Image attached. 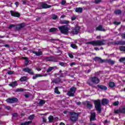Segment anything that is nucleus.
Returning a JSON list of instances; mask_svg holds the SVG:
<instances>
[{
	"instance_id": "nucleus-1",
	"label": "nucleus",
	"mask_w": 125,
	"mask_h": 125,
	"mask_svg": "<svg viewBox=\"0 0 125 125\" xmlns=\"http://www.w3.org/2000/svg\"><path fill=\"white\" fill-rule=\"evenodd\" d=\"M86 44H92L93 46H101L104 45L106 43V40L103 39L102 40H98L95 41H91L85 43Z\"/></svg>"
},
{
	"instance_id": "nucleus-2",
	"label": "nucleus",
	"mask_w": 125,
	"mask_h": 125,
	"mask_svg": "<svg viewBox=\"0 0 125 125\" xmlns=\"http://www.w3.org/2000/svg\"><path fill=\"white\" fill-rule=\"evenodd\" d=\"M100 83V80H99V78L97 77H91L87 81V83L91 86H93V83L97 84V83Z\"/></svg>"
},
{
	"instance_id": "nucleus-3",
	"label": "nucleus",
	"mask_w": 125,
	"mask_h": 125,
	"mask_svg": "<svg viewBox=\"0 0 125 125\" xmlns=\"http://www.w3.org/2000/svg\"><path fill=\"white\" fill-rule=\"evenodd\" d=\"M69 115L70 116V120L71 122L75 123L77 121L79 117V113L74 112H70Z\"/></svg>"
},
{
	"instance_id": "nucleus-4",
	"label": "nucleus",
	"mask_w": 125,
	"mask_h": 125,
	"mask_svg": "<svg viewBox=\"0 0 125 125\" xmlns=\"http://www.w3.org/2000/svg\"><path fill=\"white\" fill-rule=\"evenodd\" d=\"M59 29L61 31V33L64 34L65 35H67L68 34V32H69V28H68L67 25L59 26Z\"/></svg>"
},
{
	"instance_id": "nucleus-5",
	"label": "nucleus",
	"mask_w": 125,
	"mask_h": 125,
	"mask_svg": "<svg viewBox=\"0 0 125 125\" xmlns=\"http://www.w3.org/2000/svg\"><path fill=\"white\" fill-rule=\"evenodd\" d=\"M96 110L98 111L99 113H101V101L100 100L94 101Z\"/></svg>"
},
{
	"instance_id": "nucleus-6",
	"label": "nucleus",
	"mask_w": 125,
	"mask_h": 125,
	"mask_svg": "<svg viewBox=\"0 0 125 125\" xmlns=\"http://www.w3.org/2000/svg\"><path fill=\"white\" fill-rule=\"evenodd\" d=\"M76 89L77 88L75 87H72L70 88V90L67 92V94L68 96H75V92H76Z\"/></svg>"
},
{
	"instance_id": "nucleus-7",
	"label": "nucleus",
	"mask_w": 125,
	"mask_h": 125,
	"mask_svg": "<svg viewBox=\"0 0 125 125\" xmlns=\"http://www.w3.org/2000/svg\"><path fill=\"white\" fill-rule=\"evenodd\" d=\"M6 101L7 103H16L18 102V99L17 98H8Z\"/></svg>"
},
{
	"instance_id": "nucleus-8",
	"label": "nucleus",
	"mask_w": 125,
	"mask_h": 125,
	"mask_svg": "<svg viewBox=\"0 0 125 125\" xmlns=\"http://www.w3.org/2000/svg\"><path fill=\"white\" fill-rule=\"evenodd\" d=\"M93 60L95 62H99V63H104V62H105L104 60H102L101 58H99L98 57H95Z\"/></svg>"
},
{
	"instance_id": "nucleus-9",
	"label": "nucleus",
	"mask_w": 125,
	"mask_h": 125,
	"mask_svg": "<svg viewBox=\"0 0 125 125\" xmlns=\"http://www.w3.org/2000/svg\"><path fill=\"white\" fill-rule=\"evenodd\" d=\"M25 27V23L23 22L20 24L17 25L16 26V30H21L22 28H24Z\"/></svg>"
},
{
	"instance_id": "nucleus-10",
	"label": "nucleus",
	"mask_w": 125,
	"mask_h": 125,
	"mask_svg": "<svg viewBox=\"0 0 125 125\" xmlns=\"http://www.w3.org/2000/svg\"><path fill=\"white\" fill-rule=\"evenodd\" d=\"M10 13L12 16H14V17H20V14L19 13L11 11Z\"/></svg>"
},
{
	"instance_id": "nucleus-11",
	"label": "nucleus",
	"mask_w": 125,
	"mask_h": 125,
	"mask_svg": "<svg viewBox=\"0 0 125 125\" xmlns=\"http://www.w3.org/2000/svg\"><path fill=\"white\" fill-rule=\"evenodd\" d=\"M96 118V115L95 112H92L91 113V116L90 118V121H95Z\"/></svg>"
},
{
	"instance_id": "nucleus-12",
	"label": "nucleus",
	"mask_w": 125,
	"mask_h": 125,
	"mask_svg": "<svg viewBox=\"0 0 125 125\" xmlns=\"http://www.w3.org/2000/svg\"><path fill=\"white\" fill-rule=\"evenodd\" d=\"M52 83H61V79H60L59 77H58L56 79H53L52 81Z\"/></svg>"
},
{
	"instance_id": "nucleus-13",
	"label": "nucleus",
	"mask_w": 125,
	"mask_h": 125,
	"mask_svg": "<svg viewBox=\"0 0 125 125\" xmlns=\"http://www.w3.org/2000/svg\"><path fill=\"white\" fill-rule=\"evenodd\" d=\"M97 86L99 87V88H100V89H102V90H107L108 89L107 86L103 85H98Z\"/></svg>"
},
{
	"instance_id": "nucleus-14",
	"label": "nucleus",
	"mask_w": 125,
	"mask_h": 125,
	"mask_svg": "<svg viewBox=\"0 0 125 125\" xmlns=\"http://www.w3.org/2000/svg\"><path fill=\"white\" fill-rule=\"evenodd\" d=\"M109 103V100L107 99H103L102 100V105H107Z\"/></svg>"
},
{
	"instance_id": "nucleus-15",
	"label": "nucleus",
	"mask_w": 125,
	"mask_h": 125,
	"mask_svg": "<svg viewBox=\"0 0 125 125\" xmlns=\"http://www.w3.org/2000/svg\"><path fill=\"white\" fill-rule=\"evenodd\" d=\"M96 30L97 31H102L103 32H105V31H106V30L104 28H103L102 25H99V26H98L96 28Z\"/></svg>"
},
{
	"instance_id": "nucleus-16",
	"label": "nucleus",
	"mask_w": 125,
	"mask_h": 125,
	"mask_svg": "<svg viewBox=\"0 0 125 125\" xmlns=\"http://www.w3.org/2000/svg\"><path fill=\"white\" fill-rule=\"evenodd\" d=\"M56 69H57V67L56 66L49 67L47 70V73H49V72H51L52 70H56Z\"/></svg>"
},
{
	"instance_id": "nucleus-17",
	"label": "nucleus",
	"mask_w": 125,
	"mask_h": 125,
	"mask_svg": "<svg viewBox=\"0 0 125 125\" xmlns=\"http://www.w3.org/2000/svg\"><path fill=\"white\" fill-rule=\"evenodd\" d=\"M72 33V34L77 35L78 33H79V27H75L74 29H73Z\"/></svg>"
},
{
	"instance_id": "nucleus-18",
	"label": "nucleus",
	"mask_w": 125,
	"mask_h": 125,
	"mask_svg": "<svg viewBox=\"0 0 125 125\" xmlns=\"http://www.w3.org/2000/svg\"><path fill=\"white\" fill-rule=\"evenodd\" d=\"M9 85V86H11L12 87H15V86H17V85H18V84H17V82L15 81L12 82L11 83H10Z\"/></svg>"
},
{
	"instance_id": "nucleus-19",
	"label": "nucleus",
	"mask_w": 125,
	"mask_h": 125,
	"mask_svg": "<svg viewBox=\"0 0 125 125\" xmlns=\"http://www.w3.org/2000/svg\"><path fill=\"white\" fill-rule=\"evenodd\" d=\"M41 6L42 8H50V7H51V6L47 5L46 3L41 4Z\"/></svg>"
},
{
	"instance_id": "nucleus-20",
	"label": "nucleus",
	"mask_w": 125,
	"mask_h": 125,
	"mask_svg": "<svg viewBox=\"0 0 125 125\" xmlns=\"http://www.w3.org/2000/svg\"><path fill=\"white\" fill-rule=\"evenodd\" d=\"M105 62L108 63V64H111V65H114V64H115V61L110 59L105 60Z\"/></svg>"
},
{
	"instance_id": "nucleus-21",
	"label": "nucleus",
	"mask_w": 125,
	"mask_h": 125,
	"mask_svg": "<svg viewBox=\"0 0 125 125\" xmlns=\"http://www.w3.org/2000/svg\"><path fill=\"white\" fill-rule=\"evenodd\" d=\"M86 104L87 108L89 109H91V108H92V105L91 104V103H90V102H86Z\"/></svg>"
},
{
	"instance_id": "nucleus-22",
	"label": "nucleus",
	"mask_w": 125,
	"mask_h": 125,
	"mask_svg": "<svg viewBox=\"0 0 125 125\" xmlns=\"http://www.w3.org/2000/svg\"><path fill=\"white\" fill-rule=\"evenodd\" d=\"M51 61L53 62H57V61H58V58L55 57H51Z\"/></svg>"
},
{
	"instance_id": "nucleus-23",
	"label": "nucleus",
	"mask_w": 125,
	"mask_h": 125,
	"mask_svg": "<svg viewBox=\"0 0 125 125\" xmlns=\"http://www.w3.org/2000/svg\"><path fill=\"white\" fill-rule=\"evenodd\" d=\"M22 59H24L25 61V65L27 66L29 64V60H28L27 57H22Z\"/></svg>"
},
{
	"instance_id": "nucleus-24",
	"label": "nucleus",
	"mask_w": 125,
	"mask_h": 125,
	"mask_svg": "<svg viewBox=\"0 0 125 125\" xmlns=\"http://www.w3.org/2000/svg\"><path fill=\"white\" fill-rule=\"evenodd\" d=\"M30 124H32V121H28L24 123H21V125H29Z\"/></svg>"
},
{
	"instance_id": "nucleus-25",
	"label": "nucleus",
	"mask_w": 125,
	"mask_h": 125,
	"mask_svg": "<svg viewBox=\"0 0 125 125\" xmlns=\"http://www.w3.org/2000/svg\"><path fill=\"white\" fill-rule=\"evenodd\" d=\"M20 82H26V81H27V77H26V76L22 77L20 79Z\"/></svg>"
},
{
	"instance_id": "nucleus-26",
	"label": "nucleus",
	"mask_w": 125,
	"mask_h": 125,
	"mask_svg": "<svg viewBox=\"0 0 125 125\" xmlns=\"http://www.w3.org/2000/svg\"><path fill=\"white\" fill-rule=\"evenodd\" d=\"M48 120H49V123H52V122H53V121H54V119L53 118V116H50L48 117Z\"/></svg>"
},
{
	"instance_id": "nucleus-27",
	"label": "nucleus",
	"mask_w": 125,
	"mask_h": 125,
	"mask_svg": "<svg viewBox=\"0 0 125 125\" xmlns=\"http://www.w3.org/2000/svg\"><path fill=\"white\" fill-rule=\"evenodd\" d=\"M108 85L110 87H115V83L114 82H110L108 83Z\"/></svg>"
},
{
	"instance_id": "nucleus-28",
	"label": "nucleus",
	"mask_w": 125,
	"mask_h": 125,
	"mask_svg": "<svg viewBox=\"0 0 125 125\" xmlns=\"http://www.w3.org/2000/svg\"><path fill=\"white\" fill-rule=\"evenodd\" d=\"M56 31H57V28H51L49 30V32H50V33L56 32Z\"/></svg>"
},
{
	"instance_id": "nucleus-29",
	"label": "nucleus",
	"mask_w": 125,
	"mask_h": 125,
	"mask_svg": "<svg viewBox=\"0 0 125 125\" xmlns=\"http://www.w3.org/2000/svg\"><path fill=\"white\" fill-rule=\"evenodd\" d=\"M22 91H24V90L23 89V88H18L15 90V92H21Z\"/></svg>"
},
{
	"instance_id": "nucleus-30",
	"label": "nucleus",
	"mask_w": 125,
	"mask_h": 125,
	"mask_svg": "<svg viewBox=\"0 0 125 125\" xmlns=\"http://www.w3.org/2000/svg\"><path fill=\"white\" fill-rule=\"evenodd\" d=\"M45 103V101H43V100H41L39 102V104L40 106H42V105H43V104H44Z\"/></svg>"
},
{
	"instance_id": "nucleus-31",
	"label": "nucleus",
	"mask_w": 125,
	"mask_h": 125,
	"mask_svg": "<svg viewBox=\"0 0 125 125\" xmlns=\"http://www.w3.org/2000/svg\"><path fill=\"white\" fill-rule=\"evenodd\" d=\"M61 24H69L70 21H61Z\"/></svg>"
},
{
	"instance_id": "nucleus-32",
	"label": "nucleus",
	"mask_w": 125,
	"mask_h": 125,
	"mask_svg": "<svg viewBox=\"0 0 125 125\" xmlns=\"http://www.w3.org/2000/svg\"><path fill=\"white\" fill-rule=\"evenodd\" d=\"M54 92H55V93H56L57 94H60V92H59V90H58V87H56L55 88Z\"/></svg>"
},
{
	"instance_id": "nucleus-33",
	"label": "nucleus",
	"mask_w": 125,
	"mask_h": 125,
	"mask_svg": "<svg viewBox=\"0 0 125 125\" xmlns=\"http://www.w3.org/2000/svg\"><path fill=\"white\" fill-rule=\"evenodd\" d=\"M23 72H25L26 73H28L30 72V68H24L22 69Z\"/></svg>"
},
{
	"instance_id": "nucleus-34",
	"label": "nucleus",
	"mask_w": 125,
	"mask_h": 125,
	"mask_svg": "<svg viewBox=\"0 0 125 125\" xmlns=\"http://www.w3.org/2000/svg\"><path fill=\"white\" fill-rule=\"evenodd\" d=\"M118 44H121V45H125V41H119L118 42Z\"/></svg>"
},
{
	"instance_id": "nucleus-35",
	"label": "nucleus",
	"mask_w": 125,
	"mask_h": 125,
	"mask_svg": "<svg viewBox=\"0 0 125 125\" xmlns=\"http://www.w3.org/2000/svg\"><path fill=\"white\" fill-rule=\"evenodd\" d=\"M120 50L121 51H125V46H121L119 47Z\"/></svg>"
},
{
	"instance_id": "nucleus-36",
	"label": "nucleus",
	"mask_w": 125,
	"mask_h": 125,
	"mask_svg": "<svg viewBox=\"0 0 125 125\" xmlns=\"http://www.w3.org/2000/svg\"><path fill=\"white\" fill-rule=\"evenodd\" d=\"M116 114H119V113H122V109H117L114 111Z\"/></svg>"
},
{
	"instance_id": "nucleus-37",
	"label": "nucleus",
	"mask_w": 125,
	"mask_h": 125,
	"mask_svg": "<svg viewBox=\"0 0 125 125\" xmlns=\"http://www.w3.org/2000/svg\"><path fill=\"white\" fill-rule=\"evenodd\" d=\"M39 77H42V76L40 75V74H36V76L33 77L32 79L33 80H36V79L37 78H39Z\"/></svg>"
},
{
	"instance_id": "nucleus-38",
	"label": "nucleus",
	"mask_w": 125,
	"mask_h": 125,
	"mask_svg": "<svg viewBox=\"0 0 125 125\" xmlns=\"http://www.w3.org/2000/svg\"><path fill=\"white\" fill-rule=\"evenodd\" d=\"M34 118H35V115H31L30 116H29L28 120H34Z\"/></svg>"
},
{
	"instance_id": "nucleus-39",
	"label": "nucleus",
	"mask_w": 125,
	"mask_h": 125,
	"mask_svg": "<svg viewBox=\"0 0 125 125\" xmlns=\"http://www.w3.org/2000/svg\"><path fill=\"white\" fill-rule=\"evenodd\" d=\"M121 12L120 10H117L115 11L114 13H115V14H121Z\"/></svg>"
},
{
	"instance_id": "nucleus-40",
	"label": "nucleus",
	"mask_w": 125,
	"mask_h": 125,
	"mask_svg": "<svg viewBox=\"0 0 125 125\" xmlns=\"http://www.w3.org/2000/svg\"><path fill=\"white\" fill-rule=\"evenodd\" d=\"M71 46L72 48L76 49V48H78V46H76L75 44H71Z\"/></svg>"
},
{
	"instance_id": "nucleus-41",
	"label": "nucleus",
	"mask_w": 125,
	"mask_h": 125,
	"mask_svg": "<svg viewBox=\"0 0 125 125\" xmlns=\"http://www.w3.org/2000/svg\"><path fill=\"white\" fill-rule=\"evenodd\" d=\"M58 18V17L56 15H53L52 18L53 20H56L57 18Z\"/></svg>"
},
{
	"instance_id": "nucleus-42",
	"label": "nucleus",
	"mask_w": 125,
	"mask_h": 125,
	"mask_svg": "<svg viewBox=\"0 0 125 125\" xmlns=\"http://www.w3.org/2000/svg\"><path fill=\"white\" fill-rule=\"evenodd\" d=\"M45 60H46V61H51V57H45Z\"/></svg>"
},
{
	"instance_id": "nucleus-43",
	"label": "nucleus",
	"mask_w": 125,
	"mask_h": 125,
	"mask_svg": "<svg viewBox=\"0 0 125 125\" xmlns=\"http://www.w3.org/2000/svg\"><path fill=\"white\" fill-rule=\"evenodd\" d=\"M59 65L62 66V67H65V65H66V63L65 62H61L59 63Z\"/></svg>"
},
{
	"instance_id": "nucleus-44",
	"label": "nucleus",
	"mask_w": 125,
	"mask_h": 125,
	"mask_svg": "<svg viewBox=\"0 0 125 125\" xmlns=\"http://www.w3.org/2000/svg\"><path fill=\"white\" fill-rule=\"evenodd\" d=\"M12 115L14 118H17V117H18V114L16 113H12Z\"/></svg>"
},
{
	"instance_id": "nucleus-45",
	"label": "nucleus",
	"mask_w": 125,
	"mask_h": 125,
	"mask_svg": "<svg viewBox=\"0 0 125 125\" xmlns=\"http://www.w3.org/2000/svg\"><path fill=\"white\" fill-rule=\"evenodd\" d=\"M120 62H125V58H121L119 60Z\"/></svg>"
},
{
	"instance_id": "nucleus-46",
	"label": "nucleus",
	"mask_w": 125,
	"mask_h": 125,
	"mask_svg": "<svg viewBox=\"0 0 125 125\" xmlns=\"http://www.w3.org/2000/svg\"><path fill=\"white\" fill-rule=\"evenodd\" d=\"M16 25L15 24H11L10 25V26H9L8 28L11 29H12V28H13V27H15Z\"/></svg>"
},
{
	"instance_id": "nucleus-47",
	"label": "nucleus",
	"mask_w": 125,
	"mask_h": 125,
	"mask_svg": "<svg viewBox=\"0 0 125 125\" xmlns=\"http://www.w3.org/2000/svg\"><path fill=\"white\" fill-rule=\"evenodd\" d=\"M77 19V17H76V16H73L72 17H71V20L72 21H75V20Z\"/></svg>"
},
{
	"instance_id": "nucleus-48",
	"label": "nucleus",
	"mask_w": 125,
	"mask_h": 125,
	"mask_svg": "<svg viewBox=\"0 0 125 125\" xmlns=\"http://www.w3.org/2000/svg\"><path fill=\"white\" fill-rule=\"evenodd\" d=\"M113 105H114V106H118L119 105V101H116L113 103Z\"/></svg>"
},
{
	"instance_id": "nucleus-49",
	"label": "nucleus",
	"mask_w": 125,
	"mask_h": 125,
	"mask_svg": "<svg viewBox=\"0 0 125 125\" xmlns=\"http://www.w3.org/2000/svg\"><path fill=\"white\" fill-rule=\"evenodd\" d=\"M30 75H34V72L32 71V69H30V71L28 72Z\"/></svg>"
},
{
	"instance_id": "nucleus-50",
	"label": "nucleus",
	"mask_w": 125,
	"mask_h": 125,
	"mask_svg": "<svg viewBox=\"0 0 125 125\" xmlns=\"http://www.w3.org/2000/svg\"><path fill=\"white\" fill-rule=\"evenodd\" d=\"M68 56L70 58H74V56H73V54L71 53H68Z\"/></svg>"
},
{
	"instance_id": "nucleus-51",
	"label": "nucleus",
	"mask_w": 125,
	"mask_h": 125,
	"mask_svg": "<svg viewBox=\"0 0 125 125\" xmlns=\"http://www.w3.org/2000/svg\"><path fill=\"white\" fill-rule=\"evenodd\" d=\"M37 54H39V56L40 55H42V52L39 50V51L37 52Z\"/></svg>"
},
{
	"instance_id": "nucleus-52",
	"label": "nucleus",
	"mask_w": 125,
	"mask_h": 125,
	"mask_svg": "<svg viewBox=\"0 0 125 125\" xmlns=\"http://www.w3.org/2000/svg\"><path fill=\"white\" fill-rule=\"evenodd\" d=\"M8 75H12L13 74V72L11 71H9L7 72Z\"/></svg>"
},
{
	"instance_id": "nucleus-53",
	"label": "nucleus",
	"mask_w": 125,
	"mask_h": 125,
	"mask_svg": "<svg viewBox=\"0 0 125 125\" xmlns=\"http://www.w3.org/2000/svg\"><path fill=\"white\" fill-rule=\"evenodd\" d=\"M65 3H66V1L62 0L61 2L62 5H65Z\"/></svg>"
},
{
	"instance_id": "nucleus-54",
	"label": "nucleus",
	"mask_w": 125,
	"mask_h": 125,
	"mask_svg": "<svg viewBox=\"0 0 125 125\" xmlns=\"http://www.w3.org/2000/svg\"><path fill=\"white\" fill-rule=\"evenodd\" d=\"M33 53H34V54H36L37 56H40V54H38V52L33 51Z\"/></svg>"
},
{
	"instance_id": "nucleus-55",
	"label": "nucleus",
	"mask_w": 125,
	"mask_h": 125,
	"mask_svg": "<svg viewBox=\"0 0 125 125\" xmlns=\"http://www.w3.org/2000/svg\"><path fill=\"white\" fill-rule=\"evenodd\" d=\"M114 24H115V25H120V24H121V22L115 21L114 22Z\"/></svg>"
},
{
	"instance_id": "nucleus-56",
	"label": "nucleus",
	"mask_w": 125,
	"mask_h": 125,
	"mask_svg": "<svg viewBox=\"0 0 125 125\" xmlns=\"http://www.w3.org/2000/svg\"><path fill=\"white\" fill-rule=\"evenodd\" d=\"M101 1V0H95V3H99Z\"/></svg>"
},
{
	"instance_id": "nucleus-57",
	"label": "nucleus",
	"mask_w": 125,
	"mask_h": 125,
	"mask_svg": "<svg viewBox=\"0 0 125 125\" xmlns=\"http://www.w3.org/2000/svg\"><path fill=\"white\" fill-rule=\"evenodd\" d=\"M90 72H91V69H88L87 71H86L85 72L87 73V74H88L89 73H90Z\"/></svg>"
},
{
	"instance_id": "nucleus-58",
	"label": "nucleus",
	"mask_w": 125,
	"mask_h": 125,
	"mask_svg": "<svg viewBox=\"0 0 125 125\" xmlns=\"http://www.w3.org/2000/svg\"><path fill=\"white\" fill-rule=\"evenodd\" d=\"M83 12L82 8L79 7V12Z\"/></svg>"
},
{
	"instance_id": "nucleus-59",
	"label": "nucleus",
	"mask_w": 125,
	"mask_h": 125,
	"mask_svg": "<svg viewBox=\"0 0 125 125\" xmlns=\"http://www.w3.org/2000/svg\"><path fill=\"white\" fill-rule=\"evenodd\" d=\"M10 106H7L6 107H5V109H7V110H10Z\"/></svg>"
},
{
	"instance_id": "nucleus-60",
	"label": "nucleus",
	"mask_w": 125,
	"mask_h": 125,
	"mask_svg": "<svg viewBox=\"0 0 125 125\" xmlns=\"http://www.w3.org/2000/svg\"><path fill=\"white\" fill-rule=\"evenodd\" d=\"M43 123H46V119L44 118H42Z\"/></svg>"
},
{
	"instance_id": "nucleus-61",
	"label": "nucleus",
	"mask_w": 125,
	"mask_h": 125,
	"mask_svg": "<svg viewBox=\"0 0 125 125\" xmlns=\"http://www.w3.org/2000/svg\"><path fill=\"white\" fill-rule=\"evenodd\" d=\"M24 96L26 98H28V97H29L30 96L29 95V94H25Z\"/></svg>"
},
{
	"instance_id": "nucleus-62",
	"label": "nucleus",
	"mask_w": 125,
	"mask_h": 125,
	"mask_svg": "<svg viewBox=\"0 0 125 125\" xmlns=\"http://www.w3.org/2000/svg\"><path fill=\"white\" fill-rule=\"evenodd\" d=\"M73 65H76L75 62H72L70 63V66H73Z\"/></svg>"
},
{
	"instance_id": "nucleus-63",
	"label": "nucleus",
	"mask_w": 125,
	"mask_h": 125,
	"mask_svg": "<svg viewBox=\"0 0 125 125\" xmlns=\"http://www.w3.org/2000/svg\"><path fill=\"white\" fill-rule=\"evenodd\" d=\"M75 11L76 12H79V8H76V9H75Z\"/></svg>"
},
{
	"instance_id": "nucleus-64",
	"label": "nucleus",
	"mask_w": 125,
	"mask_h": 125,
	"mask_svg": "<svg viewBox=\"0 0 125 125\" xmlns=\"http://www.w3.org/2000/svg\"><path fill=\"white\" fill-rule=\"evenodd\" d=\"M4 46H5V47H9V45H8V44H5V45H4Z\"/></svg>"
}]
</instances>
